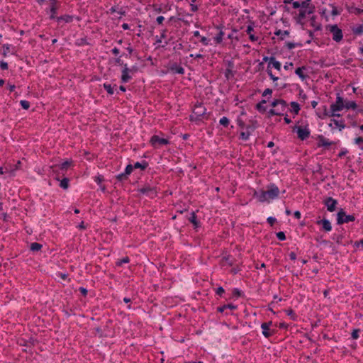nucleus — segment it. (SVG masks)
Returning <instances> with one entry per match:
<instances>
[{"label": "nucleus", "instance_id": "1", "mask_svg": "<svg viewBox=\"0 0 363 363\" xmlns=\"http://www.w3.org/2000/svg\"><path fill=\"white\" fill-rule=\"evenodd\" d=\"M279 192L278 186L271 183L267 186V191L261 190L259 192L255 191L253 196L257 198L259 202L263 203L268 201V199L273 200L278 198Z\"/></svg>", "mask_w": 363, "mask_h": 363}, {"label": "nucleus", "instance_id": "2", "mask_svg": "<svg viewBox=\"0 0 363 363\" xmlns=\"http://www.w3.org/2000/svg\"><path fill=\"white\" fill-rule=\"evenodd\" d=\"M323 108L324 116L328 117H340V114L337 112L345 108V99L340 95V94H337L336 101L330 105V109H328L326 106H324Z\"/></svg>", "mask_w": 363, "mask_h": 363}, {"label": "nucleus", "instance_id": "3", "mask_svg": "<svg viewBox=\"0 0 363 363\" xmlns=\"http://www.w3.org/2000/svg\"><path fill=\"white\" fill-rule=\"evenodd\" d=\"M206 108L202 104H196L193 110V115L190 116L191 121H201L206 114Z\"/></svg>", "mask_w": 363, "mask_h": 363}, {"label": "nucleus", "instance_id": "4", "mask_svg": "<svg viewBox=\"0 0 363 363\" xmlns=\"http://www.w3.org/2000/svg\"><path fill=\"white\" fill-rule=\"evenodd\" d=\"M355 220L354 215H346L345 211L341 208L337 214V224L342 225Z\"/></svg>", "mask_w": 363, "mask_h": 363}, {"label": "nucleus", "instance_id": "5", "mask_svg": "<svg viewBox=\"0 0 363 363\" xmlns=\"http://www.w3.org/2000/svg\"><path fill=\"white\" fill-rule=\"evenodd\" d=\"M327 29L333 34V40L335 42H340L342 40V31L337 25H329Z\"/></svg>", "mask_w": 363, "mask_h": 363}, {"label": "nucleus", "instance_id": "6", "mask_svg": "<svg viewBox=\"0 0 363 363\" xmlns=\"http://www.w3.org/2000/svg\"><path fill=\"white\" fill-rule=\"evenodd\" d=\"M150 143L153 147L159 148L162 145H167L169 144V141L166 138H162L157 135H154L151 137L150 140Z\"/></svg>", "mask_w": 363, "mask_h": 363}, {"label": "nucleus", "instance_id": "7", "mask_svg": "<svg viewBox=\"0 0 363 363\" xmlns=\"http://www.w3.org/2000/svg\"><path fill=\"white\" fill-rule=\"evenodd\" d=\"M315 7H311L308 9H301L299 10L298 15L295 17V19L298 23L302 24L301 21L304 19L307 15L311 14L314 12Z\"/></svg>", "mask_w": 363, "mask_h": 363}, {"label": "nucleus", "instance_id": "8", "mask_svg": "<svg viewBox=\"0 0 363 363\" xmlns=\"http://www.w3.org/2000/svg\"><path fill=\"white\" fill-rule=\"evenodd\" d=\"M138 191L143 194H145L150 198H154L157 196V190L155 187H151L150 186H145L138 189Z\"/></svg>", "mask_w": 363, "mask_h": 363}, {"label": "nucleus", "instance_id": "9", "mask_svg": "<svg viewBox=\"0 0 363 363\" xmlns=\"http://www.w3.org/2000/svg\"><path fill=\"white\" fill-rule=\"evenodd\" d=\"M272 325V321L265 322V323H262V325H261V328L262 329V334L267 338H269V337L272 336L275 333V331L274 330H272L269 328L270 325Z\"/></svg>", "mask_w": 363, "mask_h": 363}, {"label": "nucleus", "instance_id": "10", "mask_svg": "<svg viewBox=\"0 0 363 363\" xmlns=\"http://www.w3.org/2000/svg\"><path fill=\"white\" fill-rule=\"evenodd\" d=\"M323 203L327 207L328 211L333 212L336 209L337 201L332 197H327L323 201Z\"/></svg>", "mask_w": 363, "mask_h": 363}, {"label": "nucleus", "instance_id": "11", "mask_svg": "<svg viewBox=\"0 0 363 363\" xmlns=\"http://www.w3.org/2000/svg\"><path fill=\"white\" fill-rule=\"evenodd\" d=\"M294 128H297L296 132H297L298 138L300 140H305L309 138L311 132L306 126L305 128L295 126Z\"/></svg>", "mask_w": 363, "mask_h": 363}, {"label": "nucleus", "instance_id": "12", "mask_svg": "<svg viewBox=\"0 0 363 363\" xmlns=\"http://www.w3.org/2000/svg\"><path fill=\"white\" fill-rule=\"evenodd\" d=\"M130 73H131V72H130L128 65L125 64L123 69H122V72H121V82L127 83L132 79V77L130 75Z\"/></svg>", "mask_w": 363, "mask_h": 363}, {"label": "nucleus", "instance_id": "13", "mask_svg": "<svg viewBox=\"0 0 363 363\" xmlns=\"http://www.w3.org/2000/svg\"><path fill=\"white\" fill-rule=\"evenodd\" d=\"M316 224L318 225H321V227H322L321 230L325 232H330L332 230L331 223L329 221V220H328L326 218H323L322 220H318L316 221Z\"/></svg>", "mask_w": 363, "mask_h": 363}, {"label": "nucleus", "instance_id": "14", "mask_svg": "<svg viewBox=\"0 0 363 363\" xmlns=\"http://www.w3.org/2000/svg\"><path fill=\"white\" fill-rule=\"evenodd\" d=\"M333 144V142L330 141L323 135L318 136V147H328Z\"/></svg>", "mask_w": 363, "mask_h": 363}, {"label": "nucleus", "instance_id": "15", "mask_svg": "<svg viewBox=\"0 0 363 363\" xmlns=\"http://www.w3.org/2000/svg\"><path fill=\"white\" fill-rule=\"evenodd\" d=\"M72 160H67L62 164H56V168L60 169L62 171V174L64 175L67 169L72 165Z\"/></svg>", "mask_w": 363, "mask_h": 363}, {"label": "nucleus", "instance_id": "16", "mask_svg": "<svg viewBox=\"0 0 363 363\" xmlns=\"http://www.w3.org/2000/svg\"><path fill=\"white\" fill-rule=\"evenodd\" d=\"M50 19H56V14L57 12L58 6L56 5L57 0H50Z\"/></svg>", "mask_w": 363, "mask_h": 363}, {"label": "nucleus", "instance_id": "17", "mask_svg": "<svg viewBox=\"0 0 363 363\" xmlns=\"http://www.w3.org/2000/svg\"><path fill=\"white\" fill-rule=\"evenodd\" d=\"M169 69L174 74H184V69L176 62L171 64Z\"/></svg>", "mask_w": 363, "mask_h": 363}, {"label": "nucleus", "instance_id": "18", "mask_svg": "<svg viewBox=\"0 0 363 363\" xmlns=\"http://www.w3.org/2000/svg\"><path fill=\"white\" fill-rule=\"evenodd\" d=\"M254 24L253 21H250V24L247 26L246 33L249 35V38L252 42H255L258 40V37L255 36L252 34V31L254 30Z\"/></svg>", "mask_w": 363, "mask_h": 363}, {"label": "nucleus", "instance_id": "19", "mask_svg": "<svg viewBox=\"0 0 363 363\" xmlns=\"http://www.w3.org/2000/svg\"><path fill=\"white\" fill-rule=\"evenodd\" d=\"M271 105H272V107H274V108H277V106H281V111H284L286 110V108H287V106H288L286 101L283 100V99H275L272 103Z\"/></svg>", "mask_w": 363, "mask_h": 363}, {"label": "nucleus", "instance_id": "20", "mask_svg": "<svg viewBox=\"0 0 363 363\" xmlns=\"http://www.w3.org/2000/svg\"><path fill=\"white\" fill-rule=\"evenodd\" d=\"M238 306L233 303L225 304L223 306H219L217 308V311L219 313H224L227 309L230 310H235Z\"/></svg>", "mask_w": 363, "mask_h": 363}, {"label": "nucleus", "instance_id": "21", "mask_svg": "<svg viewBox=\"0 0 363 363\" xmlns=\"http://www.w3.org/2000/svg\"><path fill=\"white\" fill-rule=\"evenodd\" d=\"M189 220L193 224L194 228H198L200 227V223L198 221L197 216L194 211L191 212V216L189 218Z\"/></svg>", "mask_w": 363, "mask_h": 363}, {"label": "nucleus", "instance_id": "22", "mask_svg": "<svg viewBox=\"0 0 363 363\" xmlns=\"http://www.w3.org/2000/svg\"><path fill=\"white\" fill-rule=\"evenodd\" d=\"M74 19V16L71 15H64L56 18L57 22L61 21H65V23H71Z\"/></svg>", "mask_w": 363, "mask_h": 363}, {"label": "nucleus", "instance_id": "23", "mask_svg": "<svg viewBox=\"0 0 363 363\" xmlns=\"http://www.w3.org/2000/svg\"><path fill=\"white\" fill-rule=\"evenodd\" d=\"M148 167V162L145 160L142 161L141 162H137L134 164L133 167L135 169H140L142 170L146 169Z\"/></svg>", "mask_w": 363, "mask_h": 363}, {"label": "nucleus", "instance_id": "24", "mask_svg": "<svg viewBox=\"0 0 363 363\" xmlns=\"http://www.w3.org/2000/svg\"><path fill=\"white\" fill-rule=\"evenodd\" d=\"M357 107V104L353 101H345V108L355 110Z\"/></svg>", "mask_w": 363, "mask_h": 363}, {"label": "nucleus", "instance_id": "25", "mask_svg": "<svg viewBox=\"0 0 363 363\" xmlns=\"http://www.w3.org/2000/svg\"><path fill=\"white\" fill-rule=\"evenodd\" d=\"M266 100L263 99L256 105V109L260 113H264L267 110L264 104H266Z\"/></svg>", "mask_w": 363, "mask_h": 363}, {"label": "nucleus", "instance_id": "26", "mask_svg": "<svg viewBox=\"0 0 363 363\" xmlns=\"http://www.w3.org/2000/svg\"><path fill=\"white\" fill-rule=\"evenodd\" d=\"M310 21L311 26L314 27L315 30H320L321 29V24L316 23V16H313Z\"/></svg>", "mask_w": 363, "mask_h": 363}, {"label": "nucleus", "instance_id": "27", "mask_svg": "<svg viewBox=\"0 0 363 363\" xmlns=\"http://www.w3.org/2000/svg\"><path fill=\"white\" fill-rule=\"evenodd\" d=\"M42 247L43 245L38 242H32L30 245V250L32 252H38L42 249Z\"/></svg>", "mask_w": 363, "mask_h": 363}, {"label": "nucleus", "instance_id": "28", "mask_svg": "<svg viewBox=\"0 0 363 363\" xmlns=\"http://www.w3.org/2000/svg\"><path fill=\"white\" fill-rule=\"evenodd\" d=\"M250 123L247 125L245 128L246 130H250V133L253 132L257 127V123L256 121H250Z\"/></svg>", "mask_w": 363, "mask_h": 363}, {"label": "nucleus", "instance_id": "29", "mask_svg": "<svg viewBox=\"0 0 363 363\" xmlns=\"http://www.w3.org/2000/svg\"><path fill=\"white\" fill-rule=\"evenodd\" d=\"M233 67V63L232 62H228V68H227L225 71V77L227 79L230 78V76H233L232 68Z\"/></svg>", "mask_w": 363, "mask_h": 363}, {"label": "nucleus", "instance_id": "30", "mask_svg": "<svg viewBox=\"0 0 363 363\" xmlns=\"http://www.w3.org/2000/svg\"><path fill=\"white\" fill-rule=\"evenodd\" d=\"M291 107L292 108L291 111L294 113V114L297 115L299 113V111L301 109L300 105L295 101H292L290 104Z\"/></svg>", "mask_w": 363, "mask_h": 363}, {"label": "nucleus", "instance_id": "31", "mask_svg": "<svg viewBox=\"0 0 363 363\" xmlns=\"http://www.w3.org/2000/svg\"><path fill=\"white\" fill-rule=\"evenodd\" d=\"M69 186V179L67 177L60 180V186L63 189H67Z\"/></svg>", "mask_w": 363, "mask_h": 363}, {"label": "nucleus", "instance_id": "32", "mask_svg": "<svg viewBox=\"0 0 363 363\" xmlns=\"http://www.w3.org/2000/svg\"><path fill=\"white\" fill-rule=\"evenodd\" d=\"M271 63L272 64L273 67L276 69H277L279 71L281 69V63L277 61L274 57H271L269 58V64H271Z\"/></svg>", "mask_w": 363, "mask_h": 363}, {"label": "nucleus", "instance_id": "33", "mask_svg": "<svg viewBox=\"0 0 363 363\" xmlns=\"http://www.w3.org/2000/svg\"><path fill=\"white\" fill-rule=\"evenodd\" d=\"M332 122L334 123V124L339 128L340 130H342L345 128V121L343 120H336V119H332Z\"/></svg>", "mask_w": 363, "mask_h": 363}, {"label": "nucleus", "instance_id": "34", "mask_svg": "<svg viewBox=\"0 0 363 363\" xmlns=\"http://www.w3.org/2000/svg\"><path fill=\"white\" fill-rule=\"evenodd\" d=\"M305 67H298L295 70L296 74H297L301 79H305L306 76L303 74V70L305 69Z\"/></svg>", "mask_w": 363, "mask_h": 363}, {"label": "nucleus", "instance_id": "35", "mask_svg": "<svg viewBox=\"0 0 363 363\" xmlns=\"http://www.w3.org/2000/svg\"><path fill=\"white\" fill-rule=\"evenodd\" d=\"M224 36V32L223 30H220L219 33L216 35V36L214 38V40L216 44H220L223 41V38Z\"/></svg>", "mask_w": 363, "mask_h": 363}, {"label": "nucleus", "instance_id": "36", "mask_svg": "<svg viewBox=\"0 0 363 363\" xmlns=\"http://www.w3.org/2000/svg\"><path fill=\"white\" fill-rule=\"evenodd\" d=\"M352 33L356 35H359L363 33V24L352 28Z\"/></svg>", "mask_w": 363, "mask_h": 363}, {"label": "nucleus", "instance_id": "37", "mask_svg": "<svg viewBox=\"0 0 363 363\" xmlns=\"http://www.w3.org/2000/svg\"><path fill=\"white\" fill-rule=\"evenodd\" d=\"M274 34L276 35H278V36H280V38L281 40H284V37L286 35H289V31L288 30H277Z\"/></svg>", "mask_w": 363, "mask_h": 363}, {"label": "nucleus", "instance_id": "38", "mask_svg": "<svg viewBox=\"0 0 363 363\" xmlns=\"http://www.w3.org/2000/svg\"><path fill=\"white\" fill-rule=\"evenodd\" d=\"M116 179L118 182H123L124 181H126L128 180V176L126 175L125 174V172L123 173H121V174H118V175L116 176Z\"/></svg>", "mask_w": 363, "mask_h": 363}, {"label": "nucleus", "instance_id": "39", "mask_svg": "<svg viewBox=\"0 0 363 363\" xmlns=\"http://www.w3.org/2000/svg\"><path fill=\"white\" fill-rule=\"evenodd\" d=\"M250 135V130H246V132H241L239 138L242 140L247 141L249 140Z\"/></svg>", "mask_w": 363, "mask_h": 363}, {"label": "nucleus", "instance_id": "40", "mask_svg": "<svg viewBox=\"0 0 363 363\" xmlns=\"http://www.w3.org/2000/svg\"><path fill=\"white\" fill-rule=\"evenodd\" d=\"M130 262V259L128 256L121 259H118L117 262H116V265L118 267H121L123 264H127V263H129Z\"/></svg>", "mask_w": 363, "mask_h": 363}, {"label": "nucleus", "instance_id": "41", "mask_svg": "<svg viewBox=\"0 0 363 363\" xmlns=\"http://www.w3.org/2000/svg\"><path fill=\"white\" fill-rule=\"evenodd\" d=\"M219 123L223 127L227 128L230 124V120L227 117L223 116L220 119Z\"/></svg>", "mask_w": 363, "mask_h": 363}, {"label": "nucleus", "instance_id": "42", "mask_svg": "<svg viewBox=\"0 0 363 363\" xmlns=\"http://www.w3.org/2000/svg\"><path fill=\"white\" fill-rule=\"evenodd\" d=\"M51 168L52 169L53 173L56 174L55 179L60 181V174H62L61 169L56 168V164L54 166H52Z\"/></svg>", "mask_w": 363, "mask_h": 363}, {"label": "nucleus", "instance_id": "43", "mask_svg": "<svg viewBox=\"0 0 363 363\" xmlns=\"http://www.w3.org/2000/svg\"><path fill=\"white\" fill-rule=\"evenodd\" d=\"M287 315L290 316V318L293 320H296L297 318V315L296 314L294 313V311L292 310V309H287L285 311Z\"/></svg>", "mask_w": 363, "mask_h": 363}, {"label": "nucleus", "instance_id": "44", "mask_svg": "<svg viewBox=\"0 0 363 363\" xmlns=\"http://www.w3.org/2000/svg\"><path fill=\"white\" fill-rule=\"evenodd\" d=\"M104 88L108 94L112 95L114 93L113 88L111 86L110 84H104Z\"/></svg>", "mask_w": 363, "mask_h": 363}, {"label": "nucleus", "instance_id": "45", "mask_svg": "<svg viewBox=\"0 0 363 363\" xmlns=\"http://www.w3.org/2000/svg\"><path fill=\"white\" fill-rule=\"evenodd\" d=\"M267 74H269V77L271 79H272L274 82H276L278 80V77H275L273 74H272V72L270 69V64L268 65L267 66Z\"/></svg>", "mask_w": 363, "mask_h": 363}, {"label": "nucleus", "instance_id": "46", "mask_svg": "<svg viewBox=\"0 0 363 363\" xmlns=\"http://www.w3.org/2000/svg\"><path fill=\"white\" fill-rule=\"evenodd\" d=\"M354 143L357 144L359 147L363 150V138L357 137L354 139Z\"/></svg>", "mask_w": 363, "mask_h": 363}, {"label": "nucleus", "instance_id": "47", "mask_svg": "<svg viewBox=\"0 0 363 363\" xmlns=\"http://www.w3.org/2000/svg\"><path fill=\"white\" fill-rule=\"evenodd\" d=\"M301 45H302L301 43H292V42H287L286 43V47L289 50H291V49L295 48L296 46H301Z\"/></svg>", "mask_w": 363, "mask_h": 363}, {"label": "nucleus", "instance_id": "48", "mask_svg": "<svg viewBox=\"0 0 363 363\" xmlns=\"http://www.w3.org/2000/svg\"><path fill=\"white\" fill-rule=\"evenodd\" d=\"M311 7H315L313 5L310 4V1L308 0L303 1L301 3V9H310Z\"/></svg>", "mask_w": 363, "mask_h": 363}, {"label": "nucleus", "instance_id": "49", "mask_svg": "<svg viewBox=\"0 0 363 363\" xmlns=\"http://www.w3.org/2000/svg\"><path fill=\"white\" fill-rule=\"evenodd\" d=\"M20 104L23 109L28 110L30 108V102L26 100H21Z\"/></svg>", "mask_w": 363, "mask_h": 363}, {"label": "nucleus", "instance_id": "50", "mask_svg": "<svg viewBox=\"0 0 363 363\" xmlns=\"http://www.w3.org/2000/svg\"><path fill=\"white\" fill-rule=\"evenodd\" d=\"M10 51V45L9 44H5L3 45V52H2V55L3 56L6 57L8 54V52H9Z\"/></svg>", "mask_w": 363, "mask_h": 363}, {"label": "nucleus", "instance_id": "51", "mask_svg": "<svg viewBox=\"0 0 363 363\" xmlns=\"http://www.w3.org/2000/svg\"><path fill=\"white\" fill-rule=\"evenodd\" d=\"M276 235L279 240L284 241L286 240L285 233L282 231L277 233Z\"/></svg>", "mask_w": 363, "mask_h": 363}, {"label": "nucleus", "instance_id": "52", "mask_svg": "<svg viewBox=\"0 0 363 363\" xmlns=\"http://www.w3.org/2000/svg\"><path fill=\"white\" fill-rule=\"evenodd\" d=\"M133 168L134 167L132 164H128L125 169V174L128 176L130 175L132 173Z\"/></svg>", "mask_w": 363, "mask_h": 363}, {"label": "nucleus", "instance_id": "53", "mask_svg": "<svg viewBox=\"0 0 363 363\" xmlns=\"http://www.w3.org/2000/svg\"><path fill=\"white\" fill-rule=\"evenodd\" d=\"M360 332V330L359 329H354L353 330V331L352 332V337L354 340H357L359 338V333Z\"/></svg>", "mask_w": 363, "mask_h": 363}, {"label": "nucleus", "instance_id": "54", "mask_svg": "<svg viewBox=\"0 0 363 363\" xmlns=\"http://www.w3.org/2000/svg\"><path fill=\"white\" fill-rule=\"evenodd\" d=\"M269 114L271 116H281L284 115L283 113L280 111H277L276 109H270L269 111Z\"/></svg>", "mask_w": 363, "mask_h": 363}, {"label": "nucleus", "instance_id": "55", "mask_svg": "<svg viewBox=\"0 0 363 363\" xmlns=\"http://www.w3.org/2000/svg\"><path fill=\"white\" fill-rule=\"evenodd\" d=\"M333 9L331 11V15L333 16H338L340 14V11H339L337 10V9L336 8V6H335L334 5H331Z\"/></svg>", "mask_w": 363, "mask_h": 363}, {"label": "nucleus", "instance_id": "56", "mask_svg": "<svg viewBox=\"0 0 363 363\" xmlns=\"http://www.w3.org/2000/svg\"><path fill=\"white\" fill-rule=\"evenodd\" d=\"M216 294L220 296H222L223 294H225V289L222 286H219L217 288Z\"/></svg>", "mask_w": 363, "mask_h": 363}, {"label": "nucleus", "instance_id": "57", "mask_svg": "<svg viewBox=\"0 0 363 363\" xmlns=\"http://www.w3.org/2000/svg\"><path fill=\"white\" fill-rule=\"evenodd\" d=\"M267 221L271 226H272L277 222V219L270 216L267 218Z\"/></svg>", "mask_w": 363, "mask_h": 363}, {"label": "nucleus", "instance_id": "58", "mask_svg": "<svg viewBox=\"0 0 363 363\" xmlns=\"http://www.w3.org/2000/svg\"><path fill=\"white\" fill-rule=\"evenodd\" d=\"M0 68L2 70H6L9 68L8 63L4 61H0Z\"/></svg>", "mask_w": 363, "mask_h": 363}, {"label": "nucleus", "instance_id": "59", "mask_svg": "<svg viewBox=\"0 0 363 363\" xmlns=\"http://www.w3.org/2000/svg\"><path fill=\"white\" fill-rule=\"evenodd\" d=\"M241 294H242V291L240 290H239L238 289H234L233 291V295L234 296H237V297H239V296H241Z\"/></svg>", "mask_w": 363, "mask_h": 363}, {"label": "nucleus", "instance_id": "60", "mask_svg": "<svg viewBox=\"0 0 363 363\" xmlns=\"http://www.w3.org/2000/svg\"><path fill=\"white\" fill-rule=\"evenodd\" d=\"M196 0H192V3L190 4V6H191V11L192 12H196L198 11V6L195 4H194V3L196 1Z\"/></svg>", "mask_w": 363, "mask_h": 363}, {"label": "nucleus", "instance_id": "61", "mask_svg": "<svg viewBox=\"0 0 363 363\" xmlns=\"http://www.w3.org/2000/svg\"><path fill=\"white\" fill-rule=\"evenodd\" d=\"M94 181L100 184L104 181V177L102 175H98L95 177Z\"/></svg>", "mask_w": 363, "mask_h": 363}, {"label": "nucleus", "instance_id": "62", "mask_svg": "<svg viewBox=\"0 0 363 363\" xmlns=\"http://www.w3.org/2000/svg\"><path fill=\"white\" fill-rule=\"evenodd\" d=\"M224 259L230 266L233 264V258L230 256L225 257Z\"/></svg>", "mask_w": 363, "mask_h": 363}, {"label": "nucleus", "instance_id": "63", "mask_svg": "<svg viewBox=\"0 0 363 363\" xmlns=\"http://www.w3.org/2000/svg\"><path fill=\"white\" fill-rule=\"evenodd\" d=\"M209 40L206 37H201V42L203 45H208L209 44Z\"/></svg>", "mask_w": 363, "mask_h": 363}, {"label": "nucleus", "instance_id": "64", "mask_svg": "<svg viewBox=\"0 0 363 363\" xmlns=\"http://www.w3.org/2000/svg\"><path fill=\"white\" fill-rule=\"evenodd\" d=\"M272 89L267 88V89H266L263 91V93H262V96H267V95H271V94H272Z\"/></svg>", "mask_w": 363, "mask_h": 363}]
</instances>
